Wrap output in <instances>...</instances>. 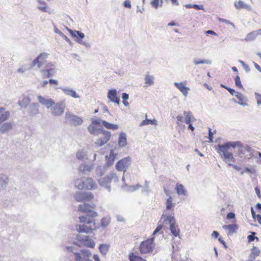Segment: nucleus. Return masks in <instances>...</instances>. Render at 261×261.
Masks as SVG:
<instances>
[{"label": "nucleus", "mask_w": 261, "mask_h": 261, "mask_svg": "<svg viewBox=\"0 0 261 261\" xmlns=\"http://www.w3.org/2000/svg\"><path fill=\"white\" fill-rule=\"evenodd\" d=\"M95 204L84 203L80 204L78 211L80 212L86 213L87 216H81L79 217L81 223H85V225H79L77 226V230L79 232L89 233L97 228L95 221L94 218L97 216V214L93 209L95 208Z\"/></svg>", "instance_id": "1"}, {"label": "nucleus", "mask_w": 261, "mask_h": 261, "mask_svg": "<svg viewBox=\"0 0 261 261\" xmlns=\"http://www.w3.org/2000/svg\"><path fill=\"white\" fill-rule=\"evenodd\" d=\"M241 145V142L237 141L233 143L228 142L224 145H219V148L218 153L221 156V158L229 166H231L232 163H236V159L234 158L232 153L229 151V148L232 147L234 148L237 146Z\"/></svg>", "instance_id": "2"}, {"label": "nucleus", "mask_w": 261, "mask_h": 261, "mask_svg": "<svg viewBox=\"0 0 261 261\" xmlns=\"http://www.w3.org/2000/svg\"><path fill=\"white\" fill-rule=\"evenodd\" d=\"M75 186L81 190H94L97 187L96 182L91 178H82L75 182Z\"/></svg>", "instance_id": "3"}, {"label": "nucleus", "mask_w": 261, "mask_h": 261, "mask_svg": "<svg viewBox=\"0 0 261 261\" xmlns=\"http://www.w3.org/2000/svg\"><path fill=\"white\" fill-rule=\"evenodd\" d=\"M168 221L170 224V230L172 234L175 237H179L180 229L176 224L175 220L171 215L163 214L161 220Z\"/></svg>", "instance_id": "4"}, {"label": "nucleus", "mask_w": 261, "mask_h": 261, "mask_svg": "<svg viewBox=\"0 0 261 261\" xmlns=\"http://www.w3.org/2000/svg\"><path fill=\"white\" fill-rule=\"evenodd\" d=\"M154 238L152 237L142 241L139 246V251L141 254L151 253L155 247Z\"/></svg>", "instance_id": "5"}, {"label": "nucleus", "mask_w": 261, "mask_h": 261, "mask_svg": "<svg viewBox=\"0 0 261 261\" xmlns=\"http://www.w3.org/2000/svg\"><path fill=\"white\" fill-rule=\"evenodd\" d=\"M240 148L238 150V154L240 158L243 160H249L253 158L254 150L248 145L243 146L241 143V145L238 146Z\"/></svg>", "instance_id": "6"}, {"label": "nucleus", "mask_w": 261, "mask_h": 261, "mask_svg": "<svg viewBox=\"0 0 261 261\" xmlns=\"http://www.w3.org/2000/svg\"><path fill=\"white\" fill-rule=\"evenodd\" d=\"M97 135L98 137L96 139V143L100 146L107 143L110 140L111 137V133L110 132L103 129H101Z\"/></svg>", "instance_id": "7"}, {"label": "nucleus", "mask_w": 261, "mask_h": 261, "mask_svg": "<svg viewBox=\"0 0 261 261\" xmlns=\"http://www.w3.org/2000/svg\"><path fill=\"white\" fill-rule=\"evenodd\" d=\"M93 198V194L90 192H78L74 195V198L77 202L90 201Z\"/></svg>", "instance_id": "8"}, {"label": "nucleus", "mask_w": 261, "mask_h": 261, "mask_svg": "<svg viewBox=\"0 0 261 261\" xmlns=\"http://www.w3.org/2000/svg\"><path fill=\"white\" fill-rule=\"evenodd\" d=\"M130 164V158L126 157L119 161L116 164V168L119 171H126Z\"/></svg>", "instance_id": "9"}, {"label": "nucleus", "mask_w": 261, "mask_h": 261, "mask_svg": "<svg viewBox=\"0 0 261 261\" xmlns=\"http://www.w3.org/2000/svg\"><path fill=\"white\" fill-rule=\"evenodd\" d=\"M65 118L69 121L72 125L77 126L82 124L83 120L82 118L76 115L66 113L65 114Z\"/></svg>", "instance_id": "10"}, {"label": "nucleus", "mask_w": 261, "mask_h": 261, "mask_svg": "<svg viewBox=\"0 0 261 261\" xmlns=\"http://www.w3.org/2000/svg\"><path fill=\"white\" fill-rule=\"evenodd\" d=\"M53 106V107L51 109V113L54 116H59L63 114L65 108L63 102L55 103V105Z\"/></svg>", "instance_id": "11"}, {"label": "nucleus", "mask_w": 261, "mask_h": 261, "mask_svg": "<svg viewBox=\"0 0 261 261\" xmlns=\"http://www.w3.org/2000/svg\"><path fill=\"white\" fill-rule=\"evenodd\" d=\"M48 54L45 53H41L33 61L32 66L37 65L39 68H41L47 62Z\"/></svg>", "instance_id": "12"}, {"label": "nucleus", "mask_w": 261, "mask_h": 261, "mask_svg": "<svg viewBox=\"0 0 261 261\" xmlns=\"http://www.w3.org/2000/svg\"><path fill=\"white\" fill-rule=\"evenodd\" d=\"M76 261H92L88 259L91 256V253L88 250L83 249L81 253H74Z\"/></svg>", "instance_id": "13"}, {"label": "nucleus", "mask_w": 261, "mask_h": 261, "mask_svg": "<svg viewBox=\"0 0 261 261\" xmlns=\"http://www.w3.org/2000/svg\"><path fill=\"white\" fill-rule=\"evenodd\" d=\"M101 122L100 119H95L92 121V123L88 127V130L91 134H97L100 132L97 126H101Z\"/></svg>", "instance_id": "14"}, {"label": "nucleus", "mask_w": 261, "mask_h": 261, "mask_svg": "<svg viewBox=\"0 0 261 261\" xmlns=\"http://www.w3.org/2000/svg\"><path fill=\"white\" fill-rule=\"evenodd\" d=\"M45 67L46 69L41 70V72L43 73V77H49L54 74L55 70L54 66L51 63L49 62L46 65Z\"/></svg>", "instance_id": "15"}, {"label": "nucleus", "mask_w": 261, "mask_h": 261, "mask_svg": "<svg viewBox=\"0 0 261 261\" xmlns=\"http://www.w3.org/2000/svg\"><path fill=\"white\" fill-rule=\"evenodd\" d=\"M38 100L41 104L45 106L47 108H49L55 105V101L51 98L46 99L42 96H38Z\"/></svg>", "instance_id": "16"}, {"label": "nucleus", "mask_w": 261, "mask_h": 261, "mask_svg": "<svg viewBox=\"0 0 261 261\" xmlns=\"http://www.w3.org/2000/svg\"><path fill=\"white\" fill-rule=\"evenodd\" d=\"M108 97L111 101L116 103L119 105L120 103V98L117 96V91L115 89L110 90L108 93Z\"/></svg>", "instance_id": "17"}, {"label": "nucleus", "mask_w": 261, "mask_h": 261, "mask_svg": "<svg viewBox=\"0 0 261 261\" xmlns=\"http://www.w3.org/2000/svg\"><path fill=\"white\" fill-rule=\"evenodd\" d=\"M79 241L84 246L87 247L94 248L95 245L94 242L92 239H89V237H86Z\"/></svg>", "instance_id": "18"}, {"label": "nucleus", "mask_w": 261, "mask_h": 261, "mask_svg": "<svg viewBox=\"0 0 261 261\" xmlns=\"http://www.w3.org/2000/svg\"><path fill=\"white\" fill-rule=\"evenodd\" d=\"M127 144V140H126V135L123 133L121 132L120 133L118 140V145L120 147H124Z\"/></svg>", "instance_id": "19"}, {"label": "nucleus", "mask_w": 261, "mask_h": 261, "mask_svg": "<svg viewBox=\"0 0 261 261\" xmlns=\"http://www.w3.org/2000/svg\"><path fill=\"white\" fill-rule=\"evenodd\" d=\"M10 117V112L5 111L3 108H0V124L8 119Z\"/></svg>", "instance_id": "20"}, {"label": "nucleus", "mask_w": 261, "mask_h": 261, "mask_svg": "<svg viewBox=\"0 0 261 261\" xmlns=\"http://www.w3.org/2000/svg\"><path fill=\"white\" fill-rule=\"evenodd\" d=\"M69 33L71 36L75 38L76 40L77 41L82 40L85 37L84 34L80 31L70 30H69Z\"/></svg>", "instance_id": "21"}, {"label": "nucleus", "mask_w": 261, "mask_h": 261, "mask_svg": "<svg viewBox=\"0 0 261 261\" xmlns=\"http://www.w3.org/2000/svg\"><path fill=\"white\" fill-rule=\"evenodd\" d=\"M175 86L176 87L180 90V92L182 93V94L185 96H187L188 94V91L189 90V88L186 86V84L183 83H175Z\"/></svg>", "instance_id": "22"}, {"label": "nucleus", "mask_w": 261, "mask_h": 261, "mask_svg": "<svg viewBox=\"0 0 261 261\" xmlns=\"http://www.w3.org/2000/svg\"><path fill=\"white\" fill-rule=\"evenodd\" d=\"M101 122L103 126L107 129L114 130L119 128V125L118 124H112L104 120H101Z\"/></svg>", "instance_id": "23"}, {"label": "nucleus", "mask_w": 261, "mask_h": 261, "mask_svg": "<svg viewBox=\"0 0 261 261\" xmlns=\"http://www.w3.org/2000/svg\"><path fill=\"white\" fill-rule=\"evenodd\" d=\"M234 6L237 9H245L248 10H251V7L245 4L243 1L239 0L238 2L234 3Z\"/></svg>", "instance_id": "24"}, {"label": "nucleus", "mask_w": 261, "mask_h": 261, "mask_svg": "<svg viewBox=\"0 0 261 261\" xmlns=\"http://www.w3.org/2000/svg\"><path fill=\"white\" fill-rule=\"evenodd\" d=\"M175 190L179 195L185 196L187 194V190L182 184L177 183L175 187Z\"/></svg>", "instance_id": "25"}, {"label": "nucleus", "mask_w": 261, "mask_h": 261, "mask_svg": "<svg viewBox=\"0 0 261 261\" xmlns=\"http://www.w3.org/2000/svg\"><path fill=\"white\" fill-rule=\"evenodd\" d=\"M12 128V124L10 122H6L0 126V132L2 133H5L9 131Z\"/></svg>", "instance_id": "26"}, {"label": "nucleus", "mask_w": 261, "mask_h": 261, "mask_svg": "<svg viewBox=\"0 0 261 261\" xmlns=\"http://www.w3.org/2000/svg\"><path fill=\"white\" fill-rule=\"evenodd\" d=\"M222 227L224 229L228 230L229 233H230L235 232L238 228V227L236 224L224 225Z\"/></svg>", "instance_id": "27"}, {"label": "nucleus", "mask_w": 261, "mask_h": 261, "mask_svg": "<svg viewBox=\"0 0 261 261\" xmlns=\"http://www.w3.org/2000/svg\"><path fill=\"white\" fill-rule=\"evenodd\" d=\"M184 115L185 116V121L187 124L191 123L192 122L195 120L191 112H190L185 111L184 112Z\"/></svg>", "instance_id": "28"}, {"label": "nucleus", "mask_w": 261, "mask_h": 261, "mask_svg": "<svg viewBox=\"0 0 261 261\" xmlns=\"http://www.w3.org/2000/svg\"><path fill=\"white\" fill-rule=\"evenodd\" d=\"M167 2V0H165ZM163 0H151L150 4L152 7L155 9H158L160 7H162L163 5Z\"/></svg>", "instance_id": "29"}, {"label": "nucleus", "mask_w": 261, "mask_h": 261, "mask_svg": "<svg viewBox=\"0 0 261 261\" xmlns=\"http://www.w3.org/2000/svg\"><path fill=\"white\" fill-rule=\"evenodd\" d=\"M260 253L259 249L257 248L256 247H253L251 249V252L250 254V256L252 259H255L258 256Z\"/></svg>", "instance_id": "30"}, {"label": "nucleus", "mask_w": 261, "mask_h": 261, "mask_svg": "<svg viewBox=\"0 0 261 261\" xmlns=\"http://www.w3.org/2000/svg\"><path fill=\"white\" fill-rule=\"evenodd\" d=\"M129 259L130 261H147L141 256L135 255L133 253L129 254Z\"/></svg>", "instance_id": "31"}, {"label": "nucleus", "mask_w": 261, "mask_h": 261, "mask_svg": "<svg viewBox=\"0 0 261 261\" xmlns=\"http://www.w3.org/2000/svg\"><path fill=\"white\" fill-rule=\"evenodd\" d=\"M156 121L155 119L151 120V119H145V120H143L141 122L140 125H147L149 124H152V125H156Z\"/></svg>", "instance_id": "32"}, {"label": "nucleus", "mask_w": 261, "mask_h": 261, "mask_svg": "<svg viewBox=\"0 0 261 261\" xmlns=\"http://www.w3.org/2000/svg\"><path fill=\"white\" fill-rule=\"evenodd\" d=\"M175 203H173L172 198L171 196H169V197L167 199L166 205V210H171L174 206Z\"/></svg>", "instance_id": "33"}, {"label": "nucleus", "mask_w": 261, "mask_h": 261, "mask_svg": "<svg viewBox=\"0 0 261 261\" xmlns=\"http://www.w3.org/2000/svg\"><path fill=\"white\" fill-rule=\"evenodd\" d=\"M63 91L66 95H70L74 98L79 97V96L76 94V92L73 90L64 89Z\"/></svg>", "instance_id": "34"}, {"label": "nucleus", "mask_w": 261, "mask_h": 261, "mask_svg": "<svg viewBox=\"0 0 261 261\" xmlns=\"http://www.w3.org/2000/svg\"><path fill=\"white\" fill-rule=\"evenodd\" d=\"M38 3L41 5L40 6L38 7V9L42 12H47V8L46 7V4L41 0H38Z\"/></svg>", "instance_id": "35"}, {"label": "nucleus", "mask_w": 261, "mask_h": 261, "mask_svg": "<svg viewBox=\"0 0 261 261\" xmlns=\"http://www.w3.org/2000/svg\"><path fill=\"white\" fill-rule=\"evenodd\" d=\"M145 83L147 86L152 85L153 84V77L149 75H146Z\"/></svg>", "instance_id": "36"}, {"label": "nucleus", "mask_w": 261, "mask_h": 261, "mask_svg": "<svg viewBox=\"0 0 261 261\" xmlns=\"http://www.w3.org/2000/svg\"><path fill=\"white\" fill-rule=\"evenodd\" d=\"M109 246L106 244H101L99 246V249L100 252L103 254H106L108 251Z\"/></svg>", "instance_id": "37"}, {"label": "nucleus", "mask_w": 261, "mask_h": 261, "mask_svg": "<svg viewBox=\"0 0 261 261\" xmlns=\"http://www.w3.org/2000/svg\"><path fill=\"white\" fill-rule=\"evenodd\" d=\"M116 154L114 153L113 150H111L108 156H107L108 161L111 164H112L114 161Z\"/></svg>", "instance_id": "38"}, {"label": "nucleus", "mask_w": 261, "mask_h": 261, "mask_svg": "<svg viewBox=\"0 0 261 261\" xmlns=\"http://www.w3.org/2000/svg\"><path fill=\"white\" fill-rule=\"evenodd\" d=\"M235 96L239 100V103L241 105H243L245 102L244 96L242 93L239 92H236V94H235Z\"/></svg>", "instance_id": "39"}, {"label": "nucleus", "mask_w": 261, "mask_h": 261, "mask_svg": "<svg viewBox=\"0 0 261 261\" xmlns=\"http://www.w3.org/2000/svg\"><path fill=\"white\" fill-rule=\"evenodd\" d=\"M234 82L236 86L240 89H243V86L241 84V82L240 80V77L239 75H237L236 77L234 78Z\"/></svg>", "instance_id": "40"}, {"label": "nucleus", "mask_w": 261, "mask_h": 261, "mask_svg": "<svg viewBox=\"0 0 261 261\" xmlns=\"http://www.w3.org/2000/svg\"><path fill=\"white\" fill-rule=\"evenodd\" d=\"M110 222V218L108 217H104L101 220V225L103 227L107 226Z\"/></svg>", "instance_id": "41"}, {"label": "nucleus", "mask_w": 261, "mask_h": 261, "mask_svg": "<svg viewBox=\"0 0 261 261\" xmlns=\"http://www.w3.org/2000/svg\"><path fill=\"white\" fill-rule=\"evenodd\" d=\"M8 181V178L4 175L0 176V185L3 186L5 185Z\"/></svg>", "instance_id": "42"}, {"label": "nucleus", "mask_w": 261, "mask_h": 261, "mask_svg": "<svg viewBox=\"0 0 261 261\" xmlns=\"http://www.w3.org/2000/svg\"><path fill=\"white\" fill-rule=\"evenodd\" d=\"M160 222H161V221L159 222L157 227L156 228L155 230L153 231L152 236H154L158 232H160L162 230V229L164 228V226L163 224H161V223H160Z\"/></svg>", "instance_id": "43"}, {"label": "nucleus", "mask_w": 261, "mask_h": 261, "mask_svg": "<svg viewBox=\"0 0 261 261\" xmlns=\"http://www.w3.org/2000/svg\"><path fill=\"white\" fill-rule=\"evenodd\" d=\"M30 99L28 97H23L21 100L19 101V104L20 106H23L25 105V106H27L30 102Z\"/></svg>", "instance_id": "44"}, {"label": "nucleus", "mask_w": 261, "mask_h": 261, "mask_svg": "<svg viewBox=\"0 0 261 261\" xmlns=\"http://www.w3.org/2000/svg\"><path fill=\"white\" fill-rule=\"evenodd\" d=\"M245 172H247L251 174H255L256 173V170L254 168H249L248 167H246L245 168V170L242 171L241 174H243Z\"/></svg>", "instance_id": "45"}, {"label": "nucleus", "mask_w": 261, "mask_h": 261, "mask_svg": "<svg viewBox=\"0 0 261 261\" xmlns=\"http://www.w3.org/2000/svg\"><path fill=\"white\" fill-rule=\"evenodd\" d=\"M122 99H123L122 102H123V104L125 106H128V102L127 101V99H128V95L126 93H123L122 94Z\"/></svg>", "instance_id": "46"}, {"label": "nucleus", "mask_w": 261, "mask_h": 261, "mask_svg": "<svg viewBox=\"0 0 261 261\" xmlns=\"http://www.w3.org/2000/svg\"><path fill=\"white\" fill-rule=\"evenodd\" d=\"M195 65H198L201 64H208L209 63V61L206 60H198L195 59L193 61Z\"/></svg>", "instance_id": "47"}, {"label": "nucleus", "mask_w": 261, "mask_h": 261, "mask_svg": "<svg viewBox=\"0 0 261 261\" xmlns=\"http://www.w3.org/2000/svg\"><path fill=\"white\" fill-rule=\"evenodd\" d=\"M252 234L251 235H249L247 237L248 238V242H252L255 239L257 240V241H258V238L256 237H255L254 235H255V232H251Z\"/></svg>", "instance_id": "48"}, {"label": "nucleus", "mask_w": 261, "mask_h": 261, "mask_svg": "<svg viewBox=\"0 0 261 261\" xmlns=\"http://www.w3.org/2000/svg\"><path fill=\"white\" fill-rule=\"evenodd\" d=\"M221 87L224 88L225 89H226L232 95H233L236 94V92L235 90L233 89H231L230 88H228L227 87H226L223 85H221Z\"/></svg>", "instance_id": "49"}, {"label": "nucleus", "mask_w": 261, "mask_h": 261, "mask_svg": "<svg viewBox=\"0 0 261 261\" xmlns=\"http://www.w3.org/2000/svg\"><path fill=\"white\" fill-rule=\"evenodd\" d=\"M255 95L257 100V104L261 105V94L255 93Z\"/></svg>", "instance_id": "50"}, {"label": "nucleus", "mask_w": 261, "mask_h": 261, "mask_svg": "<svg viewBox=\"0 0 261 261\" xmlns=\"http://www.w3.org/2000/svg\"><path fill=\"white\" fill-rule=\"evenodd\" d=\"M234 217L235 214L232 212L229 213L226 216V219L228 220L233 219Z\"/></svg>", "instance_id": "51"}, {"label": "nucleus", "mask_w": 261, "mask_h": 261, "mask_svg": "<svg viewBox=\"0 0 261 261\" xmlns=\"http://www.w3.org/2000/svg\"><path fill=\"white\" fill-rule=\"evenodd\" d=\"M192 8L195 9L196 10H203V6L202 5H193Z\"/></svg>", "instance_id": "52"}, {"label": "nucleus", "mask_w": 261, "mask_h": 261, "mask_svg": "<svg viewBox=\"0 0 261 261\" xmlns=\"http://www.w3.org/2000/svg\"><path fill=\"white\" fill-rule=\"evenodd\" d=\"M84 155L85 154L82 151L78 152L76 154V157L80 160L83 159L84 158Z\"/></svg>", "instance_id": "53"}, {"label": "nucleus", "mask_w": 261, "mask_h": 261, "mask_svg": "<svg viewBox=\"0 0 261 261\" xmlns=\"http://www.w3.org/2000/svg\"><path fill=\"white\" fill-rule=\"evenodd\" d=\"M213 134L211 131V129H209V132H208V138L210 140V142H212L213 141Z\"/></svg>", "instance_id": "54"}, {"label": "nucleus", "mask_w": 261, "mask_h": 261, "mask_svg": "<svg viewBox=\"0 0 261 261\" xmlns=\"http://www.w3.org/2000/svg\"><path fill=\"white\" fill-rule=\"evenodd\" d=\"M124 6L126 8H130L131 7L130 2L128 0H126L124 2Z\"/></svg>", "instance_id": "55"}, {"label": "nucleus", "mask_w": 261, "mask_h": 261, "mask_svg": "<svg viewBox=\"0 0 261 261\" xmlns=\"http://www.w3.org/2000/svg\"><path fill=\"white\" fill-rule=\"evenodd\" d=\"M177 123L179 125L180 122H183V117L182 116L178 115L176 117Z\"/></svg>", "instance_id": "56"}, {"label": "nucleus", "mask_w": 261, "mask_h": 261, "mask_svg": "<svg viewBox=\"0 0 261 261\" xmlns=\"http://www.w3.org/2000/svg\"><path fill=\"white\" fill-rule=\"evenodd\" d=\"M49 83L50 84H54V85H57L58 84V81L55 80H54V79H50L49 80Z\"/></svg>", "instance_id": "57"}, {"label": "nucleus", "mask_w": 261, "mask_h": 261, "mask_svg": "<svg viewBox=\"0 0 261 261\" xmlns=\"http://www.w3.org/2000/svg\"><path fill=\"white\" fill-rule=\"evenodd\" d=\"M205 34H211V35H215V36L217 35V34L215 32L211 31V30H208V31H206Z\"/></svg>", "instance_id": "58"}, {"label": "nucleus", "mask_w": 261, "mask_h": 261, "mask_svg": "<svg viewBox=\"0 0 261 261\" xmlns=\"http://www.w3.org/2000/svg\"><path fill=\"white\" fill-rule=\"evenodd\" d=\"M255 219L257 221V222L261 224V215H257L256 216Z\"/></svg>", "instance_id": "59"}, {"label": "nucleus", "mask_w": 261, "mask_h": 261, "mask_svg": "<svg viewBox=\"0 0 261 261\" xmlns=\"http://www.w3.org/2000/svg\"><path fill=\"white\" fill-rule=\"evenodd\" d=\"M254 65L257 70H258L259 72H261V67L259 65H258L256 63L254 62Z\"/></svg>", "instance_id": "60"}, {"label": "nucleus", "mask_w": 261, "mask_h": 261, "mask_svg": "<svg viewBox=\"0 0 261 261\" xmlns=\"http://www.w3.org/2000/svg\"><path fill=\"white\" fill-rule=\"evenodd\" d=\"M219 233L216 231H214L212 236L213 237H215V238H217L219 237Z\"/></svg>", "instance_id": "61"}, {"label": "nucleus", "mask_w": 261, "mask_h": 261, "mask_svg": "<svg viewBox=\"0 0 261 261\" xmlns=\"http://www.w3.org/2000/svg\"><path fill=\"white\" fill-rule=\"evenodd\" d=\"M170 1L171 2L172 4L173 5L178 6L179 5V3H178L177 0H170Z\"/></svg>", "instance_id": "62"}, {"label": "nucleus", "mask_w": 261, "mask_h": 261, "mask_svg": "<svg viewBox=\"0 0 261 261\" xmlns=\"http://www.w3.org/2000/svg\"><path fill=\"white\" fill-rule=\"evenodd\" d=\"M101 107H102V109L105 112H108L109 110L107 107L104 105H101Z\"/></svg>", "instance_id": "63"}, {"label": "nucleus", "mask_w": 261, "mask_h": 261, "mask_svg": "<svg viewBox=\"0 0 261 261\" xmlns=\"http://www.w3.org/2000/svg\"><path fill=\"white\" fill-rule=\"evenodd\" d=\"M234 163H232V165L231 166H232L234 169L237 170H240L241 169V168L237 165H233Z\"/></svg>", "instance_id": "64"}]
</instances>
